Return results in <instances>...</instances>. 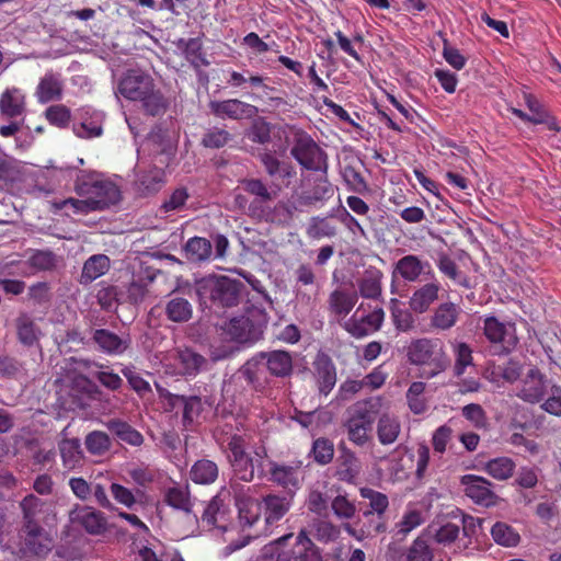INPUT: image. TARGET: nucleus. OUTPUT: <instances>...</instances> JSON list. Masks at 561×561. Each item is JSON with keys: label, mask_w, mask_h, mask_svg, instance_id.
Masks as SVG:
<instances>
[{"label": "nucleus", "mask_w": 561, "mask_h": 561, "mask_svg": "<svg viewBox=\"0 0 561 561\" xmlns=\"http://www.w3.org/2000/svg\"><path fill=\"white\" fill-rule=\"evenodd\" d=\"M75 191L81 197L67 198L54 203L58 210L66 209L69 214H88L94 210H102L118 203L121 191L111 180L99 173H81L77 176Z\"/></svg>", "instance_id": "1"}, {"label": "nucleus", "mask_w": 561, "mask_h": 561, "mask_svg": "<svg viewBox=\"0 0 561 561\" xmlns=\"http://www.w3.org/2000/svg\"><path fill=\"white\" fill-rule=\"evenodd\" d=\"M117 91L125 99L138 102L147 115L158 116L168 108V100L154 79L140 69L126 71L118 81Z\"/></svg>", "instance_id": "2"}, {"label": "nucleus", "mask_w": 561, "mask_h": 561, "mask_svg": "<svg viewBox=\"0 0 561 561\" xmlns=\"http://www.w3.org/2000/svg\"><path fill=\"white\" fill-rule=\"evenodd\" d=\"M231 494L229 490L222 489L206 505L202 515V522L210 529H218L225 535L224 540L230 543L225 547L224 554L229 556L238 549L247 546L252 538L250 534H243L240 539L234 540L239 534L237 527L231 524Z\"/></svg>", "instance_id": "3"}, {"label": "nucleus", "mask_w": 561, "mask_h": 561, "mask_svg": "<svg viewBox=\"0 0 561 561\" xmlns=\"http://www.w3.org/2000/svg\"><path fill=\"white\" fill-rule=\"evenodd\" d=\"M407 357L412 365L423 367L422 377L431 379L443 373L449 365L444 343L437 337H422L411 341Z\"/></svg>", "instance_id": "4"}, {"label": "nucleus", "mask_w": 561, "mask_h": 561, "mask_svg": "<svg viewBox=\"0 0 561 561\" xmlns=\"http://www.w3.org/2000/svg\"><path fill=\"white\" fill-rule=\"evenodd\" d=\"M381 407L379 397L362 400L347 409L344 421L347 438L356 446H365L371 439L375 416Z\"/></svg>", "instance_id": "5"}, {"label": "nucleus", "mask_w": 561, "mask_h": 561, "mask_svg": "<svg viewBox=\"0 0 561 561\" xmlns=\"http://www.w3.org/2000/svg\"><path fill=\"white\" fill-rule=\"evenodd\" d=\"M291 156L304 168L312 171L327 172V157L316 141L304 130L294 128Z\"/></svg>", "instance_id": "6"}, {"label": "nucleus", "mask_w": 561, "mask_h": 561, "mask_svg": "<svg viewBox=\"0 0 561 561\" xmlns=\"http://www.w3.org/2000/svg\"><path fill=\"white\" fill-rule=\"evenodd\" d=\"M161 364L168 375L195 376L206 365V359L192 350H175L163 356Z\"/></svg>", "instance_id": "7"}, {"label": "nucleus", "mask_w": 561, "mask_h": 561, "mask_svg": "<svg viewBox=\"0 0 561 561\" xmlns=\"http://www.w3.org/2000/svg\"><path fill=\"white\" fill-rule=\"evenodd\" d=\"M483 334L486 340L500 345L502 351L511 352L518 343L515 323L507 320H500L494 316L483 318Z\"/></svg>", "instance_id": "8"}, {"label": "nucleus", "mask_w": 561, "mask_h": 561, "mask_svg": "<svg viewBox=\"0 0 561 561\" xmlns=\"http://www.w3.org/2000/svg\"><path fill=\"white\" fill-rule=\"evenodd\" d=\"M382 308L366 309L360 305L355 313L344 323V329L355 337H364L378 331L383 322Z\"/></svg>", "instance_id": "9"}, {"label": "nucleus", "mask_w": 561, "mask_h": 561, "mask_svg": "<svg viewBox=\"0 0 561 561\" xmlns=\"http://www.w3.org/2000/svg\"><path fill=\"white\" fill-rule=\"evenodd\" d=\"M197 291L202 297L208 296L222 306H232L238 299V284L228 277H207L198 282Z\"/></svg>", "instance_id": "10"}, {"label": "nucleus", "mask_w": 561, "mask_h": 561, "mask_svg": "<svg viewBox=\"0 0 561 561\" xmlns=\"http://www.w3.org/2000/svg\"><path fill=\"white\" fill-rule=\"evenodd\" d=\"M551 380L547 379L537 368H529L523 374L519 385L516 388V394L522 400L529 403L541 402L548 393Z\"/></svg>", "instance_id": "11"}, {"label": "nucleus", "mask_w": 561, "mask_h": 561, "mask_svg": "<svg viewBox=\"0 0 561 561\" xmlns=\"http://www.w3.org/2000/svg\"><path fill=\"white\" fill-rule=\"evenodd\" d=\"M228 460L236 476L243 481L254 477V460L245 453V442L241 436H231L228 443Z\"/></svg>", "instance_id": "12"}, {"label": "nucleus", "mask_w": 561, "mask_h": 561, "mask_svg": "<svg viewBox=\"0 0 561 561\" xmlns=\"http://www.w3.org/2000/svg\"><path fill=\"white\" fill-rule=\"evenodd\" d=\"M104 114L85 106L79 108L73 117L72 130L79 138L91 139L103 133Z\"/></svg>", "instance_id": "13"}, {"label": "nucleus", "mask_w": 561, "mask_h": 561, "mask_svg": "<svg viewBox=\"0 0 561 561\" xmlns=\"http://www.w3.org/2000/svg\"><path fill=\"white\" fill-rule=\"evenodd\" d=\"M255 363L263 364L268 373L275 377H287L293 371V357L286 351H272L261 353L253 362H248L243 367V373L250 376L252 366ZM251 379V377H249Z\"/></svg>", "instance_id": "14"}, {"label": "nucleus", "mask_w": 561, "mask_h": 561, "mask_svg": "<svg viewBox=\"0 0 561 561\" xmlns=\"http://www.w3.org/2000/svg\"><path fill=\"white\" fill-rule=\"evenodd\" d=\"M70 522L83 528L93 536L103 535L107 530V519L105 515L91 506L77 505L69 513Z\"/></svg>", "instance_id": "15"}, {"label": "nucleus", "mask_w": 561, "mask_h": 561, "mask_svg": "<svg viewBox=\"0 0 561 561\" xmlns=\"http://www.w3.org/2000/svg\"><path fill=\"white\" fill-rule=\"evenodd\" d=\"M234 505L239 513V523L244 527H251L257 522L261 513L260 503L251 495V488L241 484L232 485Z\"/></svg>", "instance_id": "16"}, {"label": "nucleus", "mask_w": 561, "mask_h": 561, "mask_svg": "<svg viewBox=\"0 0 561 561\" xmlns=\"http://www.w3.org/2000/svg\"><path fill=\"white\" fill-rule=\"evenodd\" d=\"M460 484L465 494L474 503L490 506L495 503V494L492 484L485 478L476 474H466L461 478Z\"/></svg>", "instance_id": "17"}, {"label": "nucleus", "mask_w": 561, "mask_h": 561, "mask_svg": "<svg viewBox=\"0 0 561 561\" xmlns=\"http://www.w3.org/2000/svg\"><path fill=\"white\" fill-rule=\"evenodd\" d=\"M211 112L220 118L242 119L256 114V107L237 99L225 101H211Z\"/></svg>", "instance_id": "18"}, {"label": "nucleus", "mask_w": 561, "mask_h": 561, "mask_svg": "<svg viewBox=\"0 0 561 561\" xmlns=\"http://www.w3.org/2000/svg\"><path fill=\"white\" fill-rule=\"evenodd\" d=\"M270 474L273 482L290 492L298 490L302 481L300 463L287 466L271 462Z\"/></svg>", "instance_id": "19"}, {"label": "nucleus", "mask_w": 561, "mask_h": 561, "mask_svg": "<svg viewBox=\"0 0 561 561\" xmlns=\"http://www.w3.org/2000/svg\"><path fill=\"white\" fill-rule=\"evenodd\" d=\"M26 96L22 89L8 87L0 94V114L7 118H16L25 113Z\"/></svg>", "instance_id": "20"}, {"label": "nucleus", "mask_w": 561, "mask_h": 561, "mask_svg": "<svg viewBox=\"0 0 561 561\" xmlns=\"http://www.w3.org/2000/svg\"><path fill=\"white\" fill-rule=\"evenodd\" d=\"M428 279V283L415 289L410 297L409 306L414 312H426L431 305L438 299L440 284L433 275Z\"/></svg>", "instance_id": "21"}, {"label": "nucleus", "mask_w": 561, "mask_h": 561, "mask_svg": "<svg viewBox=\"0 0 561 561\" xmlns=\"http://www.w3.org/2000/svg\"><path fill=\"white\" fill-rule=\"evenodd\" d=\"M75 369L79 371H89V375L95 377L104 387L110 390H117L123 379L108 367L91 360L73 362Z\"/></svg>", "instance_id": "22"}, {"label": "nucleus", "mask_w": 561, "mask_h": 561, "mask_svg": "<svg viewBox=\"0 0 561 561\" xmlns=\"http://www.w3.org/2000/svg\"><path fill=\"white\" fill-rule=\"evenodd\" d=\"M25 549L41 556L50 550L51 540L38 524L24 525L22 530Z\"/></svg>", "instance_id": "23"}, {"label": "nucleus", "mask_w": 561, "mask_h": 561, "mask_svg": "<svg viewBox=\"0 0 561 561\" xmlns=\"http://www.w3.org/2000/svg\"><path fill=\"white\" fill-rule=\"evenodd\" d=\"M314 378L320 393L328 396L336 383V368L325 355L318 356L314 362Z\"/></svg>", "instance_id": "24"}, {"label": "nucleus", "mask_w": 561, "mask_h": 561, "mask_svg": "<svg viewBox=\"0 0 561 561\" xmlns=\"http://www.w3.org/2000/svg\"><path fill=\"white\" fill-rule=\"evenodd\" d=\"M394 272L407 282H416L421 275H433L430 264L415 255H405L400 259Z\"/></svg>", "instance_id": "25"}, {"label": "nucleus", "mask_w": 561, "mask_h": 561, "mask_svg": "<svg viewBox=\"0 0 561 561\" xmlns=\"http://www.w3.org/2000/svg\"><path fill=\"white\" fill-rule=\"evenodd\" d=\"M83 360L82 358H70L66 363V381L69 383L71 389L80 394H87L92 397L93 393L99 392L98 387L87 377L89 371H79L75 369L73 362Z\"/></svg>", "instance_id": "26"}, {"label": "nucleus", "mask_w": 561, "mask_h": 561, "mask_svg": "<svg viewBox=\"0 0 561 561\" xmlns=\"http://www.w3.org/2000/svg\"><path fill=\"white\" fill-rule=\"evenodd\" d=\"M62 81L59 75L47 72L39 81L35 96L39 103H48L61 99Z\"/></svg>", "instance_id": "27"}, {"label": "nucleus", "mask_w": 561, "mask_h": 561, "mask_svg": "<svg viewBox=\"0 0 561 561\" xmlns=\"http://www.w3.org/2000/svg\"><path fill=\"white\" fill-rule=\"evenodd\" d=\"M93 340L100 350L111 355H118L125 352L129 345V340L118 336L117 334L100 329L93 334Z\"/></svg>", "instance_id": "28"}, {"label": "nucleus", "mask_w": 561, "mask_h": 561, "mask_svg": "<svg viewBox=\"0 0 561 561\" xmlns=\"http://www.w3.org/2000/svg\"><path fill=\"white\" fill-rule=\"evenodd\" d=\"M19 341L25 346H34L42 336V331L27 313L20 314L15 320Z\"/></svg>", "instance_id": "29"}, {"label": "nucleus", "mask_w": 561, "mask_h": 561, "mask_svg": "<svg viewBox=\"0 0 561 561\" xmlns=\"http://www.w3.org/2000/svg\"><path fill=\"white\" fill-rule=\"evenodd\" d=\"M376 430L379 443L385 446L391 445L401 432V424L396 415L383 413L378 419Z\"/></svg>", "instance_id": "30"}, {"label": "nucleus", "mask_w": 561, "mask_h": 561, "mask_svg": "<svg viewBox=\"0 0 561 561\" xmlns=\"http://www.w3.org/2000/svg\"><path fill=\"white\" fill-rule=\"evenodd\" d=\"M460 313V308L453 302L440 304L434 311L431 324L438 330H448L453 328Z\"/></svg>", "instance_id": "31"}, {"label": "nucleus", "mask_w": 561, "mask_h": 561, "mask_svg": "<svg viewBox=\"0 0 561 561\" xmlns=\"http://www.w3.org/2000/svg\"><path fill=\"white\" fill-rule=\"evenodd\" d=\"M266 524L279 520L290 508L291 500L287 496L267 495L263 500Z\"/></svg>", "instance_id": "32"}, {"label": "nucleus", "mask_w": 561, "mask_h": 561, "mask_svg": "<svg viewBox=\"0 0 561 561\" xmlns=\"http://www.w3.org/2000/svg\"><path fill=\"white\" fill-rule=\"evenodd\" d=\"M110 268V259L104 254L89 257L82 268L81 283H91L104 275Z\"/></svg>", "instance_id": "33"}, {"label": "nucleus", "mask_w": 561, "mask_h": 561, "mask_svg": "<svg viewBox=\"0 0 561 561\" xmlns=\"http://www.w3.org/2000/svg\"><path fill=\"white\" fill-rule=\"evenodd\" d=\"M357 302V295L355 293H346L335 290L331 294L329 305L331 311L340 317L345 318Z\"/></svg>", "instance_id": "34"}, {"label": "nucleus", "mask_w": 561, "mask_h": 561, "mask_svg": "<svg viewBox=\"0 0 561 561\" xmlns=\"http://www.w3.org/2000/svg\"><path fill=\"white\" fill-rule=\"evenodd\" d=\"M459 533V526L450 522L444 524L433 523L427 528L428 536L443 546L453 543L458 538Z\"/></svg>", "instance_id": "35"}, {"label": "nucleus", "mask_w": 561, "mask_h": 561, "mask_svg": "<svg viewBox=\"0 0 561 561\" xmlns=\"http://www.w3.org/2000/svg\"><path fill=\"white\" fill-rule=\"evenodd\" d=\"M23 512L24 525L38 524L44 517L46 503L37 496L30 494L20 504Z\"/></svg>", "instance_id": "36"}, {"label": "nucleus", "mask_w": 561, "mask_h": 561, "mask_svg": "<svg viewBox=\"0 0 561 561\" xmlns=\"http://www.w3.org/2000/svg\"><path fill=\"white\" fill-rule=\"evenodd\" d=\"M218 477L217 465L208 459L196 461L191 469V479L198 484H210Z\"/></svg>", "instance_id": "37"}, {"label": "nucleus", "mask_w": 561, "mask_h": 561, "mask_svg": "<svg viewBox=\"0 0 561 561\" xmlns=\"http://www.w3.org/2000/svg\"><path fill=\"white\" fill-rule=\"evenodd\" d=\"M516 465L508 457H496L485 463L484 470L492 478L503 481L511 478L515 471Z\"/></svg>", "instance_id": "38"}, {"label": "nucleus", "mask_w": 561, "mask_h": 561, "mask_svg": "<svg viewBox=\"0 0 561 561\" xmlns=\"http://www.w3.org/2000/svg\"><path fill=\"white\" fill-rule=\"evenodd\" d=\"M294 554L298 561H322L320 551L304 530L296 538Z\"/></svg>", "instance_id": "39"}, {"label": "nucleus", "mask_w": 561, "mask_h": 561, "mask_svg": "<svg viewBox=\"0 0 561 561\" xmlns=\"http://www.w3.org/2000/svg\"><path fill=\"white\" fill-rule=\"evenodd\" d=\"M211 249L210 241L205 238L194 237L186 242L184 250L190 261L202 262L210 257Z\"/></svg>", "instance_id": "40"}, {"label": "nucleus", "mask_w": 561, "mask_h": 561, "mask_svg": "<svg viewBox=\"0 0 561 561\" xmlns=\"http://www.w3.org/2000/svg\"><path fill=\"white\" fill-rule=\"evenodd\" d=\"M62 463L67 469L78 467L82 461V451L78 439H64L59 445Z\"/></svg>", "instance_id": "41"}, {"label": "nucleus", "mask_w": 561, "mask_h": 561, "mask_svg": "<svg viewBox=\"0 0 561 561\" xmlns=\"http://www.w3.org/2000/svg\"><path fill=\"white\" fill-rule=\"evenodd\" d=\"M493 540L504 547H515L520 540L519 534L508 524L503 522L495 523L491 528Z\"/></svg>", "instance_id": "42"}, {"label": "nucleus", "mask_w": 561, "mask_h": 561, "mask_svg": "<svg viewBox=\"0 0 561 561\" xmlns=\"http://www.w3.org/2000/svg\"><path fill=\"white\" fill-rule=\"evenodd\" d=\"M164 501L168 505L184 512H190L193 506L187 488L184 486L170 488L164 495Z\"/></svg>", "instance_id": "43"}, {"label": "nucleus", "mask_w": 561, "mask_h": 561, "mask_svg": "<svg viewBox=\"0 0 561 561\" xmlns=\"http://www.w3.org/2000/svg\"><path fill=\"white\" fill-rule=\"evenodd\" d=\"M260 160L265 167L270 176L290 178L294 174L293 168L286 163H282L273 153L263 152L260 154Z\"/></svg>", "instance_id": "44"}, {"label": "nucleus", "mask_w": 561, "mask_h": 561, "mask_svg": "<svg viewBox=\"0 0 561 561\" xmlns=\"http://www.w3.org/2000/svg\"><path fill=\"white\" fill-rule=\"evenodd\" d=\"M163 183L164 172L160 168H153L138 179L139 190L145 194L158 192Z\"/></svg>", "instance_id": "45"}, {"label": "nucleus", "mask_w": 561, "mask_h": 561, "mask_svg": "<svg viewBox=\"0 0 561 561\" xmlns=\"http://www.w3.org/2000/svg\"><path fill=\"white\" fill-rule=\"evenodd\" d=\"M165 310L168 318L174 322H185L192 317V306L184 298L171 299Z\"/></svg>", "instance_id": "46"}, {"label": "nucleus", "mask_w": 561, "mask_h": 561, "mask_svg": "<svg viewBox=\"0 0 561 561\" xmlns=\"http://www.w3.org/2000/svg\"><path fill=\"white\" fill-rule=\"evenodd\" d=\"M360 461L352 451H345L342 456V462L339 474L342 480L352 482L360 473Z\"/></svg>", "instance_id": "47"}, {"label": "nucleus", "mask_w": 561, "mask_h": 561, "mask_svg": "<svg viewBox=\"0 0 561 561\" xmlns=\"http://www.w3.org/2000/svg\"><path fill=\"white\" fill-rule=\"evenodd\" d=\"M391 317L394 327L399 331L407 332L414 327V318L411 311L401 308L398 299H391Z\"/></svg>", "instance_id": "48"}, {"label": "nucleus", "mask_w": 561, "mask_h": 561, "mask_svg": "<svg viewBox=\"0 0 561 561\" xmlns=\"http://www.w3.org/2000/svg\"><path fill=\"white\" fill-rule=\"evenodd\" d=\"M336 232L333 226L325 218L313 217L307 228V234L311 239H321L325 237H333Z\"/></svg>", "instance_id": "49"}, {"label": "nucleus", "mask_w": 561, "mask_h": 561, "mask_svg": "<svg viewBox=\"0 0 561 561\" xmlns=\"http://www.w3.org/2000/svg\"><path fill=\"white\" fill-rule=\"evenodd\" d=\"M359 492L362 497L369 501V507L371 513L381 515L386 512L389 505V501L386 494L375 491L370 488H362Z\"/></svg>", "instance_id": "50"}, {"label": "nucleus", "mask_w": 561, "mask_h": 561, "mask_svg": "<svg viewBox=\"0 0 561 561\" xmlns=\"http://www.w3.org/2000/svg\"><path fill=\"white\" fill-rule=\"evenodd\" d=\"M85 446L89 453L93 455H103L110 449L111 440L104 432L95 431L87 436Z\"/></svg>", "instance_id": "51"}, {"label": "nucleus", "mask_w": 561, "mask_h": 561, "mask_svg": "<svg viewBox=\"0 0 561 561\" xmlns=\"http://www.w3.org/2000/svg\"><path fill=\"white\" fill-rule=\"evenodd\" d=\"M547 396V399L541 401V409L549 414L561 416V387L551 382Z\"/></svg>", "instance_id": "52"}, {"label": "nucleus", "mask_w": 561, "mask_h": 561, "mask_svg": "<svg viewBox=\"0 0 561 561\" xmlns=\"http://www.w3.org/2000/svg\"><path fill=\"white\" fill-rule=\"evenodd\" d=\"M497 376H501L507 382H515L522 375L519 367L515 363H507L503 367H497L492 370H485V377L491 381H499Z\"/></svg>", "instance_id": "53"}, {"label": "nucleus", "mask_w": 561, "mask_h": 561, "mask_svg": "<svg viewBox=\"0 0 561 561\" xmlns=\"http://www.w3.org/2000/svg\"><path fill=\"white\" fill-rule=\"evenodd\" d=\"M138 557L140 561H164L168 551L162 542L154 541L139 548Z\"/></svg>", "instance_id": "54"}, {"label": "nucleus", "mask_w": 561, "mask_h": 561, "mask_svg": "<svg viewBox=\"0 0 561 561\" xmlns=\"http://www.w3.org/2000/svg\"><path fill=\"white\" fill-rule=\"evenodd\" d=\"M110 491H111L113 499L118 504H122V505L126 506L127 508H131L137 503L136 495L140 494L139 491H137L135 493L133 490L124 486L123 484L116 483V482H113L111 484Z\"/></svg>", "instance_id": "55"}, {"label": "nucleus", "mask_w": 561, "mask_h": 561, "mask_svg": "<svg viewBox=\"0 0 561 561\" xmlns=\"http://www.w3.org/2000/svg\"><path fill=\"white\" fill-rule=\"evenodd\" d=\"M312 455L317 462L321 465L329 463L334 455L333 443L327 438H318L312 445Z\"/></svg>", "instance_id": "56"}, {"label": "nucleus", "mask_w": 561, "mask_h": 561, "mask_svg": "<svg viewBox=\"0 0 561 561\" xmlns=\"http://www.w3.org/2000/svg\"><path fill=\"white\" fill-rule=\"evenodd\" d=\"M456 363L455 373L460 376L465 373L468 366L472 365V350L466 343H457L454 347Z\"/></svg>", "instance_id": "57"}, {"label": "nucleus", "mask_w": 561, "mask_h": 561, "mask_svg": "<svg viewBox=\"0 0 561 561\" xmlns=\"http://www.w3.org/2000/svg\"><path fill=\"white\" fill-rule=\"evenodd\" d=\"M244 190L256 196L261 202H268L273 199L276 195V192L270 191L268 187L257 179H250L242 181Z\"/></svg>", "instance_id": "58"}, {"label": "nucleus", "mask_w": 561, "mask_h": 561, "mask_svg": "<svg viewBox=\"0 0 561 561\" xmlns=\"http://www.w3.org/2000/svg\"><path fill=\"white\" fill-rule=\"evenodd\" d=\"M431 453L425 444H419L415 451V476L419 480L424 479L430 469Z\"/></svg>", "instance_id": "59"}, {"label": "nucleus", "mask_w": 561, "mask_h": 561, "mask_svg": "<svg viewBox=\"0 0 561 561\" xmlns=\"http://www.w3.org/2000/svg\"><path fill=\"white\" fill-rule=\"evenodd\" d=\"M28 264L36 271H49L56 266V256L49 251H36L28 257Z\"/></svg>", "instance_id": "60"}, {"label": "nucleus", "mask_w": 561, "mask_h": 561, "mask_svg": "<svg viewBox=\"0 0 561 561\" xmlns=\"http://www.w3.org/2000/svg\"><path fill=\"white\" fill-rule=\"evenodd\" d=\"M46 117L50 124L66 127L71 119V113L65 105H53L46 110Z\"/></svg>", "instance_id": "61"}, {"label": "nucleus", "mask_w": 561, "mask_h": 561, "mask_svg": "<svg viewBox=\"0 0 561 561\" xmlns=\"http://www.w3.org/2000/svg\"><path fill=\"white\" fill-rule=\"evenodd\" d=\"M127 473L131 481L140 488H147L154 480V472L144 466L130 467Z\"/></svg>", "instance_id": "62"}, {"label": "nucleus", "mask_w": 561, "mask_h": 561, "mask_svg": "<svg viewBox=\"0 0 561 561\" xmlns=\"http://www.w3.org/2000/svg\"><path fill=\"white\" fill-rule=\"evenodd\" d=\"M423 522L422 514L415 508H409L402 519L398 523L397 527L399 533L407 535Z\"/></svg>", "instance_id": "63"}, {"label": "nucleus", "mask_w": 561, "mask_h": 561, "mask_svg": "<svg viewBox=\"0 0 561 561\" xmlns=\"http://www.w3.org/2000/svg\"><path fill=\"white\" fill-rule=\"evenodd\" d=\"M408 559L409 561H432L433 554L424 539L419 538L413 542Z\"/></svg>", "instance_id": "64"}]
</instances>
